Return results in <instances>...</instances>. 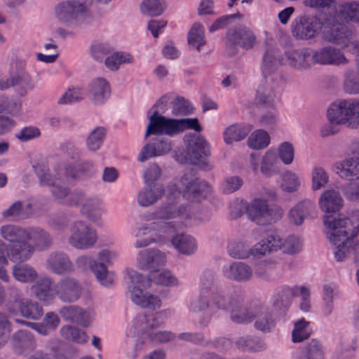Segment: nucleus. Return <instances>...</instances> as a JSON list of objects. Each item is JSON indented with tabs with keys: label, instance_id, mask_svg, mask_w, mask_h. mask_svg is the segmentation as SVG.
I'll return each instance as SVG.
<instances>
[{
	"label": "nucleus",
	"instance_id": "nucleus-34",
	"mask_svg": "<svg viewBox=\"0 0 359 359\" xmlns=\"http://www.w3.org/2000/svg\"><path fill=\"white\" fill-rule=\"evenodd\" d=\"M280 65H286V62L283 58H280L278 50L276 48H269L264 55L262 64V72L264 78L274 74Z\"/></svg>",
	"mask_w": 359,
	"mask_h": 359
},
{
	"label": "nucleus",
	"instance_id": "nucleus-30",
	"mask_svg": "<svg viewBox=\"0 0 359 359\" xmlns=\"http://www.w3.org/2000/svg\"><path fill=\"white\" fill-rule=\"evenodd\" d=\"M47 269L53 273L64 275L74 271L73 263L65 253L51 254L46 261Z\"/></svg>",
	"mask_w": 359,
	"mask_h": 359
},
{
	"label": "nucleus",
	"instance_id": "nucleus-50",
	"mask_svg": "<svg viewBox=\"0 0 359 359\" xmlns=\"http://www.w3.org/2000/svg\"><path fill=\"white\" fill-rule=\"evenodd\" d=\"M188 42L190 46L198 50H200L201 46L205 45V31L201 24H194L188 34Z\"/></svg>",
	"mask_w": 359,
	"mask_h": 359
},
{
	"label": "nucleus",
	"instance_id": "nucleus-31",
	"mask_svg": "<svg viewBox=\"0 0 359 359\" xmlns=\"http://www.w3.org/2000/svg\"><path fill=\"white\" fill-rule=\"evenodd\" d=\"M318 204L321 210L325 213L336 212L342 208L344 200L338 191L329 189L322 193Z\"/></svg>",
	"mask_w": 359,
	"mask_h": 359
},
{
	"label": "nucleus",
	"instance_id": "nucleus-2",
	"mask_svg": "<svg viewBox=\"0 0 359 359\" xmlns=\"http://www.w3.org/2000/svg\"><path fill=\"white\" fill-rule=\"evenodd\" d=\"M174 313L171 309H165L149 315H137L126 327L127 343L131 346L127 351L130 358L137 357L149 344L158 345L168 343L175 338V334L169 330H161L165 321Z\"/></svg>",
	"mask_w": 359,
	"mask_h": 359
},
{
	"label": "nucleus",
	"instance_id": "nucleus-63",
	"mask_svg": "<svg viewBox=\"0 0 359 359\" xmlns=\"http://www.w3.org/2000/svg\"><path fill=\"white\" fill-rule=\"evenodd\" d=\"M235 345L244 351H259L262 348L259 341L248 336L238 337L235 341Z\"/></svg>",
	"mask_w": 359,
	"mask_h": 359
},
{
	"label": "nucleus",
	"instance_id": "nucleus-60",
	"mask_svg": "<svg viewBox=\"0 0 359 359\" xmlns=\"http://www.w3.org/2000/svg\"><path fill=\"white\" fill-rule=\"evenodd\" d=\"M84 94L83 90L79 87H72L66 90L59 98L60 104H69L83 100Z\"/></svg>",
	"mask_w": 359,
	"mask_h": 359
},
{
	"label": "nucleus",
	"instance_id": "nucleus-44",
	"mask_svg": "<svg viewBox=\"0 0 359 359\" xmlns=\"http://www.w3.org/2000/svg\"><path fill=\"white\" fill-rule=\"evenodd\" d=\"M51 284V278L43 277L38 280L36 284L32 286V289L34 290L36 297L46 305L48 304L53 298L50 292Z\"/></svg>",
	"mask_w": 359,
	"mask_h": 359
},
{
	"label": "nucleus",
	"instance_id": "nucleus-15",
	"mask_svg": "<svg viewBox=\"0 0 359 359\" xmlns=\"http://www.w3.org/2000/svg\"><path fill=\"white\" fill-rule=\"evenodd\" d=\"M341 23L332 15L324 16V26L323 27L321 36L325 41L337 45L351 46L349 43L348 33L342 27L337 24Z\"/></svg>",
	"mask_w": 359,
	"mask_h": 359
},
{
	"label": "nucleus",
	"instance_id": "nucleus-25",
	"mask_svg": "<svg viewBox=\"0 0 359 359\" xmlns=\"http://www.w3.org/2000/svg\"><path fill=\"white\" fill-rule=\"evenodd\" d=\"M286 64L297 70H306L316 65L313 50L304 48L286 53Z\"/></svg>",
	"mask_w": 359,
	"mask_h": 359
},
{
	"label": "nucleus",
	"instance_id": "nucleus-49",
	"mask_svg": "<svg viewBox=\"0 0 359 359\" xmlns=\"http://www.w3.org/2000/svg\"><path fill=\"white\" fill-rule=\"evenodd\" d=\"M60 332L64 339L78 344L86 343L88 339L85 331L72 325L62 327Z\"/></svg>",
	"mask_w": 359,
	"mask_h": 359
},
{
	"label": "nucleus",
	"instance_id": "nucleus-4",
	"mask_svg": "<svg viewBox=\"0 0 359 359\" xmlns=\"http://www.w3.org/2000/svg\"><path fill=\"white\" fill-rule=\"evenodd\" d=\"M323 223L327 238L334 246L335 259L344 261L356 250L358 244L354 238L359 234V210L350 213L347 217L326 215Z\"/></svg>",
	"mask_w": 359,
	"mask_h": 359
},
{
	"label": "nucleus",
	"instance_id": "nucleus-35",
	"mask_svg": "<svg viewBox=\"0 0 359 359\" xmlns=\"http://www.w3.org/2000/svg\"><path fill=\"white\" fill-rule=\"evenodd\" d=\"M164 189L158 184L148 185L137 194V203L141 207H149L156 203L164 194Z\"/></svg>",
	"mask_w": 359,
	"mask_h": 359
},
{
	"label": "nucleus",
	"instance_id": "nucleus-43",
	"mask_svg": "<svg viewBox=\"0 0 359 359\" xmlns=\"http://www.w3.org/2000/svg\"><path fill=\"white\" fill-rule=\"evenodd\" d=\"M271 142L269 134L263 129L253 131L247 140V145L253 150H261L266 148Z\"/></svg>",
	"mask_w": 359,
	"mask_h": 359
},
{
	"label": "nucleus",
	"instance_id": "nucleus-8",
	"mask_svg": "<svg viewBox=\"0 0 359 359\" xmlns=\"http://www.w3.org/2000/svg\"><path fill=\"white\" fill-rule=\"evenodd\" d=\"M9 77L0 75V90L11 87L20 96L25 97L35 88V83L27 70L26 64L21 60H12L8 69Z\"/></svg>",
	"mask_w": 359,
	"mask_h": 359
},
{
	"label": "nucleus",
	"instance_id": "nucleus-22",
	"mask_svg": "<svg viewBox=\"0 0 359 359\" xmlns=\"http://www.w3.org/2000/svg\"><path fill=\"white\" fill-rule=\"evenodd\" d=\"M278 158L276 154L271 151H266L262 157L260 165L255 154L250 155V166L255 174L259 171L266 177H271L278 172Z\"/></svg>",
	"mask_w": 359,
	"mask_h": 359
},
{
	"label": "nucleus",
	"instance_id": "nucleus-59",
	"mask_svg": "<svg viewBox=\"0 0 359 359\" xmlns=\"http://www.w3.org/2000/svg\"><path fill=\"white\" fill-rule=\"evenodd\" d=\"M311 189L313 191L319 190L326 186L328 182V175L321 167H315L311 172Z\"/></svg>",
	"mask_w": 359,
	"mask_h": 359
},
{
	"label": "nucleus",
	"instance_id": "nucleus-51",
	"mask_svg": "<svg viewBox=\"0 0 359 359\" xmlns=\"http://www.w3.org/2000/svg\"><path fill=\"white\" fill-rule=\"evenodd\" d=\"M166 4L163 0H143L140 6L142 13L148 16H158L165 10Z\"/></svg>",
	"mask_w": 359,
	"mask_h": 359
},
{
	"label": "nucleus",
	"instance_id": "nucleus-36",
	"mask_svg": "<svg viewBox=\"0 0 359 359\" xmlns=\"http://www.w3.org/2000/svg\"><path fill=\"white\" fill-rule=\"evenodd\" d=\"M25 239L27 242L32 241L34 250H43L52 244V238L49 233L39 227H31L26 229Z\"/></svg>",
	"mask_w": 359,
	"mask_h": 359
},
{
	"label": "nucleus",
	"instance_id": "nucleus-46",
	"mask_svg": "<svg viewBox=\"0 0 359 359\" xmlns=\"http://www.w3.org/2000/svg\"><path fill=\"white\" fill-rule=\"evenodd\" d=\"M228 254L234 259H248L251 255V248L248 243L242 240L233 241L229 243Z\"/></svg>",
	"mask_w": 359,
	"mask_h": 359
},
{
	"label": "nucleus",
	"instance_id": "nucleus-54",
	"mask_svg": "<svg viewBox=\"0 0 359 359\" xmlns=\"http://www.w3.org/2000/svg\"><path fill=\"white\" fill-rule=\"evenodd\" d=\"M106 135V130L103 127H97L90 132L86 139V146L92 151L101 147Z\"/></svg>",
	"mask_w": 359,
	"mask_h": 359
},
{
	"label": "nucleus",
	"instance_id": "nucleus-48",
	"mask_svg": "<svg viewBox=\"0 0 359 359\" xmlns=\"http://www.w3.org/2000/svg\"><path fill=\"white\" fill-rule=\"evenodd\" d=\"M312 329L310 322L302 318L294 324L292 331V340L294 343H299L308 339L311 334Z\"/></svg>",
	"mask_w": 359,
	"mask_h": 359
},
{
	"label": "nucleus",
	"instance_id": "nucleus-29",
	"mask_svg": "<svg viewBox=\"0 0 359 359\" xmlns=\"http://www.w3.org/2000/svg\"><path fill=\"white\" fill-rule=\"evenodd\" d=\"M288 296L301 297V309L305 312L309 310L311 307V303L309 300L310 290L307 287L303 285H296L292 287L285 288L280 293L273 297V302H278L279 300H281L282 302H285Z\"/></svg>",
	"mask_w": 359,
	"mask_h": 359
},
{
	"label": "nucleus",
	"instance_id": "nucleus-56",
	"mask_svg": "<svg viewBox=\"0 0 359 359\" xmlns=\"http://www.w3.org/2000/svg\"><path fill=\"white\" fill-rule=\"evenodd\" d=\"M344 90L349 95L359 94V81L353 69H348L344 73Z\"/></svg>",
	"mask_w": 359,
	"mask_h": 359
},
{
	"label": "nucleus",
	"instance_id": "nucleus-9",
	"mask_svg": "<svg viewBox=\"0 0 359 359\" xmlns=\"http://www.w3.org/2000/svg\"><path fill=\"white\" fill-rule=\"evenodd\" d=\"M127 276L130 299L135 305L152 311L161 307L162 300L158 296L143 291L144 278L142 275L134 270H128Z\"/></svg>",
	"mask_w": 359,
	"mask_h": 359
},
{
	"label": "nucleus",
	"instance_id": "nucleus-26",
	"mask_svg": "<svg viewBox=\"0 0 359 359\" xmlns=\"http://www.w3.org/2000/svg\"><path fill=\"white\" fill-rule=\"evenodd\" d=\"M253 270L245 262H234L222 269L223 276L238 283L247 282L253 277Z\"/></svg>",
	"mask_w": 359,
	"mask_h": 359
},
{
	"label": "nucleus",
	"instance_id": "nucleus-32",
	"mask_svg": "<svg viewBox=\"0 0 359 359\" xmlns=\"http://www.w3.org/2000/svg\"><path fill=\"white\" fill-rule=\"evenodd\" d=\"M334 16L341 23L359 25V1H352L339 4Z\"/></svg>",
	"mask_w": 359,
	"mask_h": 359
},
{
	"label": "nucleus",
	"instance_id": "nucleus-57",
	"mask_svg": "<svg viewBox=\"0 0 359 359\" xmlns=\"http://www.w3.org/2000/svg\"><path fill=\"white\" fill-rule=\"evenodd\" d=\"M280 245V251L290 255L296 254L302 249V243L299 238L294 235L281 238Z\"/></svg>",
	"mask_w": 359,
	"mask_h": 359
},
{
	"label": "nucleus",
	"instance_id": "nucleus-38",
	"mask_svg": "<svg viewBox=\"0 0 359 359\" xmlns=\"http://www.w3.org/2000/svg\"><path fill=\"white\" fill-rule=\"evenodd\" d=\"M12 344L16 352L25 353L33 350L35 341L32 334L27 330H19L12 337Z\"/></svg>",
	"mask_w": 359,
	"mask_h": 359
},
{
	"label": "nucleus",
	"instance_id": "nucleus-47",
	"mask_svg": "<svg viewBox=\"0 0 359 359\" xmlns=\"http://www.w3.org/2000/svg\"><path fill=\"white\" fill-rule=\"evenodd\" d=\"M301 184L302 179L298 174L292 170H287L281 176L280 187L283 191L292 193L300 188Z\"/></svg>",
	"mask_w": 359,
	"mask_h": 359
},
{
	"label": "nucleus",
	"instance_id": "nucleus-16",
	"mask_svg": "<svg viewBox=\"0 0 359 359\" xmlns=\"http://www.w3.org/2000/svg\"><path fill=\"white\" fill-rule=\"evenodd\" d=\"M172 147V140L159 135L150 139L142 148L137 159L144 162L150 158L166 155L171 151Z\"/></svg>",
	"mask_w": 359,
	"mask_h": 359
},
{
	"label": "nucleus",
	"instance_id": "nucleus-13",
	"mask_svg": "<svg viewBox=\"0 0 359 359\" xmlns=\"http://www.w3.org/2000/svg\"><path fill=\"white\" fill-rule=\"evenodd\" d=\"M248 218L257 224L280 219L283 214V210L279 206L269 207L266 199L256 197L250 201L245 207Z\"/></svg>",
	"mask_w": 359,
	"mask_h": 359
},
{
	"label": "nucleus",
	"instance_id": "nucleus-17",
	"mask_svg": "<svg viewBox=\"0 0 359 359\" xmlns=\"http://www.w3.org/2000/svg\"><path fill=\"white\" fill-rule=\"evenodd\" d=\"M187 144L185 159L192 164H197L209 154V144L205 139L196 134L184 136Z\"/></svg>",
	"mask_w": 359,
	"mask_h": 359
},
{
	"label": "nucleus",
	"instance_id": "nucleus-11",
	"mask_svg": "<svg viewBox=\"0 0 359 359\" xmlns=\"http://www.w3.org/2000/svg\"><path fill=\"white\" fill-rule=\"evenodd\" d=\"M89 11L84 0H65L57 3L53 11V18L60 24L73 27L78 20Z\"/></svg>",
	"mask_w": 359,
	"mask_h": 359
},
{
	"label": "nucleus",
	"instance_id": "nucleus-24",
	"mask_svg": "<svg viewBox=\"0 0 359 359\" xmlns=\"http://www.w3.org/2000/svg\"><path fill=\"white\" fill-rule=\"evenodd\" d=\"M87 95L94 104H103L110 97V84L104 78H95L88 84Z\"/></svg>",
	"mask_w": 359,
	"mask_h": 359
},
{
	"label": "nucleus",
	"instance_id": "nucleus-20",
	"mask_svg": "<svg viewBox=\"0 0 359 359\" xmlns=\"http://www.w3.org/2000/svg\"><path fill=\"white\" fill-rule=\"evenodd\" d=\"M58 298L65 303L76 302L82 294L83 287L76 278L67 277L61 279L55 285Z\"/></svg>",
	"mask_w": 359,
	"mask_h": 359
},
{
	"label": "nucleus",
	"instance_id": "nucleus-12",
	"mask_svg": "<svg viewBox=\"0 0 359 359\" xmlns=\"http://www.w3.org/2000/svg\"><path fill=\"white\" fill-rule=\"evenodd\" d=\"M97 231L83 220H76L69 226L68 243L72 248L85 250L93 248L97 242Z\"/></svg>",
	"mask_w": 359,
	"mask_h": 359
},
{
	"label": "nucleus",
	"instance_id": "nucleus-64",
	"mask_svg": "<svg viewBox=\"0 0 359 359\" xmlns=\"http://www.w3.org/2000/svg\"><path fill=\"white\" fill-rule=\"evenodd\" d=\"M342 188L346 198L352 202H359V177L349 180Z\"/></svg>",
	"mask_w": 359,
	"mask_h": 359
},
{
	"label": "nucleus",
	"instance_id": "nucleus-18",
	"mask_svg": "<svg viewBox=\"0 0 359 359\" xmlns=\"http://www.w3.org/2000/svg\"><path fill=\"white\" fill-rule=\"evenodd\" d=\"M166 262L165 253L156 248L140 250L136 257L137 266L140 269L149 271L150 272L165 265Z\"/></svg>",
	"mask_w": 359,
	"mask_h": 359
},
{
	"label": "nucleus",
	"instance_id": "nucleus-19",
	"mask_svg": "<svg viewBox=\"0 0 359 359\" xmlns=\"http://www.w3.org/2000/svg\"><path fill=\"white\" fill-rule=\"evenodd\" d=\"M177 186L179 191L192 201H199L211 191L210 186L207 182H200L196 178H189L187 176L183 177Z\"/></svg>",
	"mask_w": 359,
	"mask_h": 359
},
{
	"label": "nucleus",
	"instance_id": "nucleus-55",
	"mask_svg": "<svg viewBox=\"0 0 359 359\" xmlns=\"http://www.w3.org/2000/svg\"><path fill=\"white\" fill-rule=\"evenodd\" d=\"M67 177H57L55 178V181L50 186L51 187V193L55 199L62 205L66 204V201L70 195V191L69 188L65 186L60 185L61 181L65 180Z\"/></svg>",
	"mask_w": 359,
	"mask_h": 359
},
{
	"label": "nucleus",
	"instance_id": "nucleus-3",
	"mask_svg": "<svg viewBox=\"0 0 359 359\" xmlns=\"http://www.w3.org/2000/svg\"><path fill=\"white\" fill-rule=\"evenodd\" d=\"M193 217L194 212L190 205H181L177 210L173 205H161L153 212V218L159 221L139 227L134 246L136 248L147 247L156 242L155 237L172 233L191 224Z\"/></svg>",
	"mask_w": 359,
	"mask_h": 359
},
{
	"label": "nucleus",
	"instance_id": "nucleus-52",
	"mask_svg": "<svg viewBox=\"0 0 359 359\" xmlns=\"http://www.w3.org/2000/svg\"><path fill=\"white\" fill-rule=\"evenodd\" d=\"M276 155L284 165H291L294 159V147L290 142H283L278 146Z\"/></svg>",
	"mask_w": 359,
	"mask_h": 359
},
{
	"label": "nucleus",
	"instance_id": "nucleus-37",
	"mask_svg": "<svg viewBox=\"0 0 359 359\" xmlns=\"http://www.w3.org/2000/svg\"><path fill=\"white\" fill-rule=\"evenodd\" d=\"M171 244L178 252L184 255H191L197 250L195 238L186 233H177L173 236Z\"/></svg>",
	"mask_w": 359,
	"mask_h": 359
},
{
	"label": "nucleus",
	"instance_id": "nucleus-28",
	"mask_svg": "<svg viewBox=\"0 0 359 359\" xmlns=\"http://www.w3.org/2000/svg\"><path fill=\"white\" fill-rule=\"evenodd\" d=\"M106 212L103 201L95 196H91L84 208L81 209V213L97 226L102 224V216Z\"/></svg>",
	"mask_w": 359,
	"mask_h": 359
},
{
	"label": "nucleus",
	"instance_id": "nucleus-42",
	"mask_svg": "<svg viewBox=\"0 0 359 359\" xmlns=\"http://www.w3.org/2000/svg\"><path fill=\"white\" fill-rule=\"evenodd\" d=\"M135 61L133 55L127 52L116 51L109 55L104 60L105 67L111 71H117L123 64H132Z\"/></svg>",
	"mask_w": 359,
	"mask_h": 359
},
{
	"label": "nucleus",
	"instance_id": "nucleus-6",
	"mask_svg": "<svg viewBox=\"0 0 359 359\" xmlns=\"http://www.w3.org/2000/svg\"><path fill=\"white\" fill-rule=\"evenodd\" d=\"M148 120L145 137H148L150 135H161L173 137L187 130H194L196 132L202 130V127L196 118H168L158 114V110H155L148 116Z\"/></svg>",
	"mask_w": 359,
	"mask_h": 359
},
{
	"label": "nucleus",
	"instance_id": "nucleus-58",
	"mask_svg": "<svg viewBox=\"0 0 359 359\" xmlns=\"http://www.w3.org/2000/svg\"><path fill=\"white\" fill-rule=\"evenodd\" d=\"M2 113L8 114L13 116H19L22 111V102L20 100L13 97H2Z\"/></svg>",
	"mask_w": 359,
	"mask_h": 359
},
{
	"label": "nucleus",
	"instance_id": "nucleus-1",
	"mask_svg": "<svg viewBox=\"0 0 359 359\" xmlns=\"http://www.w3.org/2000/svg\"><path fill=\"white\" fill-rule=\"evenodd\" d=\"M188 309L192 313H203L198 322L206 326L212 316L219 311H230V318L235 323H248L254 319L255 306L241 309L239 302L226 294L213 283L210 276H204L198 297L191 299Z\"/></svg>",
	"mask_w": 359,
	"mask_h": 359
},
{
	"label": "nucleus",
	"instance_id": "nucleus-23",
	"mask_svg": "<svg viewBox=\"0 0 359 359\" xmlns=\"http://www.w3.org/2000/svg\"><path fill=\"white\" fill-rule=\"evenodd\" d=\"M323 26L324 17L320 19L314 15L304 16L299 19L294 30L300 38L311 39L316 37L319 33H322Z\"/></svg>",
	"mask_w": 359,
	"mask_h": 359
},
{
	"label": "nucleus",
	"instance_id": "nucleus-10",
	"mask_svg": "<svg viewBox=\"0 0 359 359\" xmlns=\"http://www.w3.org/2000/svg\"><path fill=\"white\" fill-rule=\"evenodd\" d=\"M8 313L34 320H39L43 315V309L38 303L22 297L20 290L15 287L9 288V294L5 304Z\"/></svg>",
	"mask_w": 359,
	"mask_h": 359
},
{
	"label": "nucleus",
	"instance_id": "nucleus-14",
	"mask_svg": "<svg viewBox=\"0 0 359 359\" xmlns=\"http://www.w3.org/2000/svg\"><path fill=\"white\" fill-rule=\"evenodd\" d=\"M347 153L348 156L336 162L333 170L340 178L351 180L359 174V140L351 142Z\"/></svg>",
	"mask_w": 359,
	"mask_h": 359
},
{
	"label": "nucleus",
	"instance_id": "nucleus-45",
	"mask_svg": "<svg viewBox=\"0 0 359 359\" xmlns=\"http://www.w3.org/2000/svg\"><path fill=\"white\" fill-rule=\"evenodd\" d=\"M12 273L16 280L22 283H32L38 276L36 270L26 264L13 266Z\"/></svg>",
	"mask_w": 359,
	"mask_h": 359
},
{
	"label": "nucleus",
	"instance_id": "nucleus-5",
	"mask_svg": "<svg viewBox=\"0 0 359 359\" xmlns=\"http://www.w3.org/2000/svg\"><path fill=\"white\" fill-rule=\"evenodd\" d=\"M25 228L6 224L0 226V236L9 245L0 241V264L6 265L8 260L20 262L28 260L32 256L34 248L25 241L27 233Z\"/></svg>",
	"mask_w": 359,
	"mask_h": 359
},
{
	"label": "nucleus",
	"instance_id": "nucleus-33",
	"mask_svg": "<svg viewBox=\"0 0 359 359\" xmlns=\"http://www.w3.org/2000/svg\"><path fill=\"white\" fill-rule=\"evenodd\" d=\"M227 39L231 43L248 49L253 46L256 37L249 28L239 27L236 29L229 30Z\"/></svg>",
	"mask_w": 359,
	"mask_h": 359
},
{
	"label": "nucleus",
	"instance_id": "nucleus-40",
	"mask_svg": "<svg viewBox=\"0 0 359 359\" xmlns=\"http://www.w3.org/2000/svg\"><path fill=\"white\" fill-rule=\"evenodd\" d=\"M250 126L234 123L226 127L223 132L224 141L226 144L241 141L251 130Z\"/></svg>",
	"mask_w": 359,
	"mask_h": 359
},
{
	"label": "nucleus",
	"instance_id": "nucleus-62",
	"mask_svg": "<svg viewBox=\"0 0 359 359\" xmlns=\"http://www.w3.org/2000/svg\"><path fill=\"white\" fill-rule=\"evenodd\" d=\"M193 109L191 103L183 97H177L172 103V114L176 116L191 114Z\"/></svg>",
	"mask_w": 359,
	"mask_h": 359
},
{
	"label": "nucleus",
	"instance_id": "nucleus-7",
	"mask_svg": "<svg viewBox=\"0 0 359 359\" xmlns=\"http://www.w3.org/2000/svg\"><path fill=\"white\" fill-rule=\"evenodd\" d=\"M327 116L331 124L358 129L359 99H342L333 102L327 109Z\"/></svg>",
	"mask_w": 359,
	"mask_h": 359
},
{
	"label": "nucleus",
	"instance_id": "nucleus-21",
	"mask_svg": "<svg viewBox=\"0 0 359 359\" xmlns=\"http://www.w3.org/2000/svg\"><path fill=\"white\" fill-rule=\"evenodd\" d=\"M315 62L320 65H345L348 63L344 52L332 46H325L318 49H313Z\"/></svg>",
	"mask_w": 359,
	"mask_h": 359
},
{
	"label": "nucleus",
	"instance_id": "nucleus-41",
	"mask_svg": "<svg viewBox=\"0 0 359 359\" xmlns=\"http://www.w3.org/2000/svg\"><path fill=\"white\" fill-rule=\"evenodd\" d=\"M148 279L156 285L165 287H175L179 285L177 277L167 269H157L149 272Z\"/></svg>",
	"mask_w": 359,
	"mask_h": 359
},
{
	"label": "nucleus",
	"instance_id": "nucleus-39",
	"mask_svg": "<svg viewBox=\"0 0 359 359\" xmlns=\"http://www.w3.org/2000/svg\"><path fill=\"white\" fill-rule=\"evenodd\" d=\"M292 359H325L323 347L319 341L312 339L302 347Z\"/></svg>",
	"mask_w": 359,
	"mask_h": 359
},
{
	"label": "nucleus",
	"instance_id": "nucleus-27",
	"mask_svg": "<svg viewBox=\"0 0 359 359\" xmlns=\"http://www.w3.org/2000/svg\"><path fill=\"white\" fill-rule=\"evenodd\" d=\"M316 205L311 200L305 199L296 204L288 213L290 222L297 226L301 225L305 219L315 217Z\"/></svg>",
	"mask_w": 359,
	"mask_h": 359
},
{
	"label": "nucleus",
	"instance_id": "nucleus-61",
	"mask_svg": "<svg viewBox=\"0 0 359 359\" xmlns=\"http://www.w3.org/2000/svg\"><path fill=\"white\" fill-rule=\"evenodd\" d=\"M93 272L101 285L108 287L113 283L114 276L107 271L106 266L103 263L94 265Z\"/></svg>",
	"mask_w": 359,
	"mask_h": 359
},
{
	"label": "nucleus",
	"instance_id": "nucleus-53",
	"mask_svg": "<svg viewBox=\"0 0 359 359\" xmlns=\"http://www.w3.org/2000/svg\"><path fill=\"white\" fill-rule=\"evenodd\" d=\"M255 310L257 311L254 316L255 328L262 332L269 331L273 325L272 319L264 307L255 306Z\"/></svg>",
	"mask_w": 359,
	"mask_h": 359
}]
</instances>
